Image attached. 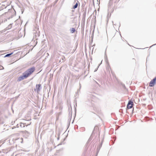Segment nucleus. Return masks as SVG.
I'll return each instance as SVG.
<instances>
[{"label":"nucleus","instance_id":"nucleus-1","mask_svg":"<svg viewBox=\"0 0 156 156\" xmlns=\"http://www.w3.org/2000/svg\"><path fill=\"white\" fill-rule=\"evenodd\" d=\"M35 68L34 67H32L28 69L23 73V75L19 77L18 81H20L25 79L27 78L30 76L35 70Z\"/></svg>","mask_w":156,"mask_h":156},{"label":"nucleus","instance_id":"nucleus-2","mask_svg":"<svg viewBox=\"0 0 156 156\" xmlns=\"http://www.w3.org/2000/svg\"><path fill=\"white\" fill-rule=\"evenodd\" d=\"M156 83V76L150 81L149 86L150 87H152L154 86Z\"/></svg>","mask_w":156,"mask_h":156},{"label":"nucleus","instance_id":"nucleus-3","mask_svg":"<svg viewBox=\"0 0 156 156\" xmlns=\"http://www.w3.org/2000/svg\"><path fill=\"white\" fill-rule=\"evenodd\" d=\"M133 105V102L131 100L129 101L127 106V108L130 109L132 108Z\"/></svg>","mask_w":156,"mask_h":156},{"label":"nucleus","instance_id":"nucleus-4","mask_svg":"<svg viewBox=\"0 0 156 156\" xmlns=\"http://www.w3.org/2000/svg\"><path fill=\"white\" fill-rule=\"evenodd\" d=\"M20 125L21 127H24L25 126H27V125H26V123L22 122L20 123Z\"/></svg>","mask_w":156,"mask_h":156},{"label":"nucleus","instance_id":"nucleus-5","mask_svg":"<svg viewBox=\"0 0 156 156\" xmlns=\"http://www.w3.org/2000/svg\"><path fill=\"white\" fill-rule=\"evenodd\" d=\"M41 86V85L40 84H37V85H36V87L37 88V89L38 90H40V87Z\"/></svg>","mask_w":156,"mask_h":156},{"label":"nucleus","instance_id":"nucleus-6","mask_svg":"<svg viewBox=\"0 0 156 156\" xmlns=\"http://www.w3.org/2000/svg\"><path fill=\"white\" fill-rule=\"evenodd\" d=\"M70 31L72 33H73L75 31V30L74 28H72L70 29Z\"/></svg>","mask_w":156,"mask_h":156},{"label":"nucleus","instance_id":"nucleus-7","mask_svg":"<svg viewBox=\"0 0 156 156\" xmlns=\"http://www.w3.org/2000/svg\"><path fill=\"white\" fill-rule=\"evenodd\" d=\"M78 3H76V4L73 7V8L74 9H75L77 8L78 6Z\"/></svg>","mask_w":156,"mask_h":156},{"label":"nucleus","instance_id":"nucleus-8","mask_svg":"<svg viewBox=\"0 0 156 156\" xmlns=\"http://www.w3.org/2000/svg\"><path fill=\"white\" fill-rule=\"evenodd\" d=\"M12 54H13V53H12L10 54H7L5 56V57H8V56H10Z\"/></svg>","mask_w":156,"mask_h":156},{"label":"nucleus","instance_id":"nucleus-9","mask_svg":"<svg viewBox=\"0 0 156 156\" xmlns=\"http://www.w3.org/2000/svg\"><path fill=\"white\" fill-rule=\"evenodd\" d=\"M98 129V127H95L94 128V129Z\"/></svg>","mask_w":156,"mask_h":156},{"label":"nucleus","instance_id":"nucleus-10","mask_svg":"<svg viewBox=\"0 0 156 156\" xmlns=\"http://www.w3.org/2000/svg\"><path fill=\"white\" fill-rule=\"evenodd\" d=\"M112 1H113V0H110V2H112Z\"/></svg>","mask_w":156,"mask_h":156}]
</instances>
